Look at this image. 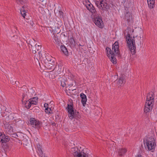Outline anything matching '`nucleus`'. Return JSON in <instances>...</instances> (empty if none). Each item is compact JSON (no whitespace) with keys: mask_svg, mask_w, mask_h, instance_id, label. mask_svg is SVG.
<instances>
[{"mask_svg":"<svg viewBox=\"0 0 157 157\" xmlns=\"http://www.w3.org/2000/svg\"><path fill=\"white\" fill-rule=\"evenodd\" d=\"M119 46L118 42H116L112 45V50L109 47L106 48L107 56L109 58L110 61L114 64L117 63V60L115 58V54H119Z\"/></svg>","mask_w":157,"mask_h":157,"instance_id":"obj_1","label":"nucleus"},{"mask_svg":"<svg viewBox=\"0 0 157 157\" xmlns=\"http://www.w3.org/2000/svg\"><path fill=\"white\" fill-rule=\"evenodd\" d=\"M154 98L153 93L148 94L144 108L145 113L149 112L151 111L154 103Z\"/></svg>","mask_w":157,"mask_h":157,"instance_id":"obj_2","label":"nucleus"},{"mask_svg":"<svg viewBox=\"0 0 157 157\" xmlns=\"http://www.w3.org/2000/svg\"><path fill=\"white\" fill-rule=\"evenodd\" d=\"M126 39L128 44V46L131 53L133 55L136 53V45L135 40H133L130 37V35L128 33L126 36Z\"/></svg>","mask_w":157,"mask_h":157,"instance_id":"obj_3","label":"nucleus"},{"mask_svg":"<svg viewBox=\"0 0 157 157\" xmlns=\"http://www.w3.org/2000/svg\"><path fill=\"white\" fill-rule=\"evenodd\" d=\"M68 113V116L71 120H72L76 117L79 118V113L76 111H74L73 108V104L72 101H70L67 104V107L66 108Z\"/></svg>","mask_w":157,"mask_h":157,"instance_id":"obj_4","label":"nucleus"},{"mask_svg":"<svg viewBox=\"0 0 157 157\" xmlns=\"http://www.w3.org/2000/svg\"><path fill=\"white\" fill-rule=\"evenodd\" d=\"M144 142V145L146 149H148L149 151L152 150V151L155 150L156 143L154 138L152 137L147 138Z\"/></svg>","mask_w":157,"mask_h":157,"instance_id":"obj_5","label":"nucleus"},{"mask_svg":"<svg viewBox=\"0 0 157 157\" xmlns=\"http://www.w3.org/2000/svg\"><path fill=\"white\" fill-rule=\"evenodd\" d=\"M70 151L74 157H88V154L85 149L80 151L77 148L73 147Z\"/></svg>","mask_w":157,"mask_h":157,"instance_id":"obj_6","label":"nucleus"},{"mask_svg":"<svg viewBox=\"0 0 157 157\" xmlns=\"http://www.w3.org/2000/svg\"><path fill=\"white\" fill-rule=\"evenodd\" d=\"M95 3L100 10H108L109 7L105 0H96Z\"/></svg>","mask_w":157,"mask_h":157,"instance_id":"obj_7","label":"nucleus"},{"mask_svg":"<svg viewBox=\"0 0 157 157\" xmlns=\"http://www.w3.org/2000/svg\"><path fill=\"white\" fill-rule=\"evenodd\" d=\"M50 27L52 29V31L58 34L60 32V30L59 24L56 22H54L51 24Z\"/></svg>","mask_w":157,"mask_h":157,"instance_id":"obj_8","label":"nucleus"},{"mask_svg":"<svg viewBox=\"0 0 157 157\" xmlns=\"http://www.w3.org/2000/svg\"><path fill=\"white\" fill-rule=\"evenodd\" d=\"M30 124L33 127L36 128H40V124L39 121L36 120L33 118L30 119Z\"/></svg>","mask_w":157,"mask_h":157,"instance_id":"obj_9","label":"nucleus"},{"mask_svg":"<svg viewBox=\"0 0 157 157\" xmlns=\"http://www.w3.org/2000/svg\"><path fill=\"white\" fill-rule=\"evenodd\" d=\"M55 62L54 59L50 60L49 61L48 60V63L46 64L45 67L48 69L51 70L54 69V65Z\"/></svg>","mask_w":157,"mask_h":157,"instance_id":"obj_10","label":"nucleus"},{"mask_svg":"<svg viewBox=\"0 0 157 157\" xmlns=\"http://www.w3.org/2000/svg\"><path fill=\"white\" fill-rule=\"evenodd\" d=\"M87 9L90 11L94 16H97V13L95 8L93 6V5L91 4H87L86 5Z\"/></svg>","mask_w":157,"mask_h":157,"instance_id":"obj_11","label":"nucleus"},{"mask_svg":"<svg viewBox=\"0 0 157 157\" xmlns=\"http://www.w3.org/2000/svg\"><path fill=\"white\" fill-rule=\"evenodd\" d=\"M3 116L6 120L7 121L13 120L14 118L13 114L8 111L4 112Z\"/></svg>","mask_w":157,"mask_h":157,"instance_id":"obj_12","label":"nucleus"},{"mask_svg":"<svg viewBox=\"0 0 157 157\" xmlns=\"http://www.w3.org/2000/svg\"><path fill=\"white\" fill-rule=\"evenodd\" d=\"M94 23L99 28H102L103 27V23L100 17L95 18L94 20Z\"/></svg>","mask_w":157,"mask_h":157,"instance_id":"obj_13","label":"nucleus"},{"mask_svg":"<svg viewBox=\"0 0 157 157\" xmlns=\"http://www.w3.org/2000/svg\"><path fill=\"white\" fill-rule=\"evenodd\" d=\"M4 124L5 128L7 132L10 133H11L13 132V129L12 124L11 125L7 122H6Z\"/></svg>","mask_w":157,"mask_h":157,"instance_id":"obj_14","label":"nucleus"},{"mask_svg":"<svg viewBox=\"0 0 157 157\" xmlns=\"http://www.w3.org/2000/svg\"><path fill=\"white\" fill-rule=\"evenodd\" d=\"M53 39L54 40V42L55 44H57L58 46H60V44H62L60 40V37L57 34L54 35Z\"/></svg>","mask_w":157,"mask_h":157,"instance_id":"obj_15","label":"nucleus"},{"mask_svg":"<svg viewBox=\"0 0 157 157\" xmlns=\"http://www.w3.org/2000/svg\"><path fill=\"white\" fill-rule=\"evenodd\" d=\"M35 41L34 40L32 41V44H31V46L33 47V44L35 45L34 47L33 48V52L34 53H35L36 52V51H38L41 48V47L40 45H37L36 44H35Z\"/></svg>","mask_w":157,"mask_h":157,"instance_id":"obj_16","label":"nucleus"},{"mask_svg":"<svg viewBox=\"0 0 157 157\" xmlns=\"http://www.w3.org/2000/svg\"><path fill=\"white\" fill-rule=\"evenodd\" d=\"M125 80L124 77L121 76H120L117 82V84L118 86H122L125 83Z\"/></svg>","mask_w":157,"mask_h":157,"instance_id":"obj_17","label":"nucleus"},{"mask_svg":"<svg viewBox=\"0 0 157 157\" xmlns=\"http://www.w3.org/2000/svg\"><path fill=\"white\" fill-rule=\"evenodd\" d=\"M80 96L82 98L81 102L83 106H85L87 101V98L86 95L83 93H81L80 94Z\"/></svg>","mask_w":157,"mask_h":157,"instance_id":"obj_18","label":"nucleus"},{"mask_svg":"<svg viewBox=\"0 0 157 157\" xmlns=\"http://www.w3.org/2000/svg\"><path fill=\"white\" fill-rule=\"evenodd\" d=\"M119 155L122 156L127 151V150L124 148H120L117 150Z\"/></svg>","mask_w":157,"mask_h":157,"instance_id":"obj_19","label":"nucleus"},{"mask_svg":"<svg viewBox=\"0 0 157 157\" xmlns=\"http://www.w3.org/2000/svg\"><path fill=\"white\" fill-rule=\"evenodd\" d=\"M2 140H1V139H0V142H2V144L5 143H6L7 142H8L9 141L10 139L9 136H5L4 134H3L2 135Z\"/></svg>","mask_w":157,"mask_h":157,"instance_id":"obj_20","label":"nucleus"},{"mask_svg":"<svg viewBox=\"0 0 157 157\" xmlns=\"http://www.w3.org/2000/svg\"><path fill=\"white\" fill-rule=\"evenodd\" d=\"M125 18L128 22H130L132 20L131 13L129 12H127L125 14Z\"/></svg>","mask_w":157,"mask_h":157,"instance_id":"obj_21","label":"nucleus"},{"mask_svg":"<svg viewBox=\"0 0 157 157\" xmlns=\"http://www.w3.org/2000/svg\"><path fill=\"white\" fill-rule=\"evenodd\" d=\"M148 7L150 8H153L155 6V0H147Z\"/></svg>","mask_w":157,"mask_h":157,"instance_id":"obj_22","label":"nucleus"},{"mask_svg":"<svg viewBox=\"0 0 157 157\" xmlns=\"http://www.w3.org/2000/svg\"><path fill=\"white\" fill-rule=\"evenodd\" d=\"M29 100L31 103V105H36L37 104L38 98L36 97H34L31 99H29Z\"/></svg>","mask_w":157,"mask_h":157,"instance_id":"obj_23","label":"nucleus"},{"mask_svg":"<svg viewBox=\"0 0 157 157\" xmlns=\"http://www.w3.org/2000/svg\"><path fill=\"white\" fill-rule=\"evenodd\" d=\"M60 48L61 51L66 56H67L68 54V51L66 48L63 45H61Z\"/></svg>","mask_w":157,"mask_h":157,"instance_id":"obj_24","label":"nucleus"},{"mask_svg":"<svg viewBox=\"0 0 157 157\" xmlns=\"http://www.w3.org/2000/svg\"><path fill=\"white\" fill-rule=\"evenodd\" d=\"M23 104L25 105V107L28 109H29L31 106V103L29 99L24 102Z\"/></svg>","mask_w":157,"mask_h":157,"instance_id":"obj_25","label":"nucleus"},{"mask_svg":"<svg viewBox=\"0 0 157 157\" xmlns=\"http://www.w3.org/2000/svg\"><path fill=\"white\" fill-rule=\"evenodd\" d=\"M28 96L27 94L25 93H24L22 95V99L21 101L22 103H24V102L28 100Z\"/></svg>","mask_w":157,"mask_h":157,"instance_id":"obj_26","label":"nucleus"},{"mask_svg":"<svg viewBox=\"0 0 157 157\" xmlns=\"http://www.w3.org/2000/svg\"><path fill=\"white\" fill-rule=\"evenodd\" d=\"M21 13L22 17L25 18L26 16V10L24 9V6H22V8L21 10Z\"/></svg>","mask_w":157,"mask_h":157,"instance_id":"obj_27","label":"nucleus"},{"mask_svg":"<svg viewBox=\"0 0 157 157\" xmlns=\"http://www.w3.org/2000/svg\"><path fill=\"white\" fill-rule=\"evenodd\" d=\"M54 68L55 73L56 75H59L61 74V72L62 71V69L61 68L58 67H56V68Z\"/></svg>","mask_w":157,"mask_h":157,"instance_id":"obj_28","label":"nucleus"},{"mask_svg":"<svg viewBox=\"0 0 157 157\" xmlns=\"http://www.w3.org/2000/svg\"><path fill=\"white\" fill-rule=\"evenodd\" d=\"M2 147L5 151H7L9 150V147L6 143L2 144Z\"/></svg>","mask_w":157,"mask_h":157,"instance_id":"obj_29","label":"nucleus"},{"mask_svg":"<svg viewBox=\"0 0 157 157\" xmlns=\"http://www.w3.org/2000/svg\"><path fill=\"white\" fill-rule=\"evenodd\" d=\"M67 82L64 79H62L61 80V85L63 87H64L66 85Z\"/></svg>","mask_w":157,"mask_h":157,"instance_id":"obj_30","label":"nucleus"},{"mask_svg":"<svg viewBox=\"0 0 157 157\" xmlns=\"http://www.w3.org/2000/svg\"><path fill=\"white\" fill-rule=\"evenodd\" d=\"M37 148L39 151V153L40 154H42L43 152L42 150V147L40 144H38L37 145Z\"/></svg>","mask_w":157,"mask_h":157,"instance_id":"obj_31","label":"nucleus"},{"mask_svg":"<svg viewBox=\"0 0 157 157\" xmlns=\"http://www.w3.org/2000/svg\"><path fill=\"white\" fill-rule=\"evenodd\" d=\"M21 140L23 144L26 146L27 145V144L29 143V141H28V140L26 138L23 139Z\"/></svg>","mask_w":157,"mask_h":157,"instance_id":"obj_32","label":"nucleus"},{"mask_svg":"<svg viewBox=\"0 0 157 157\" xmlns=\"http://www.w3.org/2000/svg\"><path fill=\"white\" fill-rule=\"evenodd\" d=\"M17 2L19 4H21L22 5L23 4L26 2L25 0H16Z\"/></svg>","mask_w":157,"mask_h":157,"instance_id":"obj_33","label":"nucleus"},{"mask_svg":"<svg viewBox=\"0 0 157 157\" xmlns=\"http://www.w3.org/2000/svg\"><path fill=\"white\" fill-rule=\"evenodd\" d=\"M45 112L48 114L52 113L51 109L48 108L45 109Z\"/></svg>","mask_w":157,"mask_h":157,"instance_id":"obj_34","label":"nucleus"},{"mask_svg":"<svg viewBox=\"0 0 157 157\" xmlns=\"http://www.w3.org/2000/svg\"><path fill=\"white\" fill-rule=\"evenodd\" d=\"M143 37V36H140L138 37H136V38L138 40L139 42L140 43V44H141V39Z\"/></svg>","mask_w":157,"mask_h":157,"instance_id":"obj_35","label":"nucleus"},{"mask_svg":"<svg viewBox=\"0 0 157 157\" xmlns=\"http://www.w3.org/2000/svg\"><path fill=\"white\" fill-rule=\"evenodd\" d=\"M12 136L14 138L19 139L18 135L17 134H16V133L13 134V136Z\"/></svg>","mask_w":157,"mask_h":157,"instance_id":"obj_36","label":"nucleus"},{"mask_svg":"<svg viewBox=\"0 0 157 157\" xmlns=\"http://www.w3.org/2000/svg\"><path fill=\"white\" fill-rule=\"evenodd\" d=\"M44 107L45 108V109L47 108H48V104L47 103H45L44 104Z\"/></svg>","mask_w":157,"mask_h":157,"instance_id":"obj_37","label":"nucleus"},{"mask_svg":"<svg viewBox=\"0 0 157 157\" xmlns=\"http://www.w3.org/2000/svg\"><path fill=\"white\" fill-rule=\"evenodd\" d=\"M59 13L60 15L62 16H63L64 14L61 11H59Z\"/></svg>","mask_w":157,"mask_h":157,"instance_id":"obj_38","label":"nucleus"},{"mask_svg":"<svg viewBox=\"0 0 157 157\" xmlns=\"http://www.w3.org/2000/svg\"><path fill=\"white\" fill-rule=\"evenodd\" d=\"M45 3H44V4H41V5H40V7H42V8H44L45 6Z\"/></svg>","mask_w":157,"mask_h":157,"instance_id":"obj_39","label":"nucleus"},{"mask_svg":"<svg viewBox=\"0 0 157 157\" xmlns=\"http://www.w3.org/2000/svg\"><path fill=\"white\" fill-rule=\"evenodd\" d=\"M2 134H2L1 132H0V139H2ZM1 140H2V139H1Z\"/></svg>","mask_w":157,"mask_h":157,"instance_id":"obj_40","label":"nucleus"},{"mask_svg":"<svg viewBox=\"0 0 157 157\" xmlns=\"http://www.w3.org/2000/svg\"><path fill=\"white\" fill-rule=\"evenodd\" d=\"M136 157H141V155H139Z\"/></svg>","mask_w":157,"mask_h":157,"instance_id":"obj_41","label":"nucleus"},{"mask_svg":"<svg viewBox=\"0 0 157 157\" xmlns=\"http://www.w3.org/2000/svg\"><path fill=\"white\" fill-rule=\"evenodd\" d=\"M72 85H69V86H72Z\"/></svg>","mask_w":157,"mask_h":157,"instance_id":"obj_42","label":"nucleus"}]
</instances>
